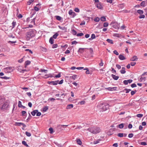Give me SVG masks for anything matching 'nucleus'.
Wrapping results in <instances>:
<instances>
[{
  "mask_svg": "<svg viewBox=\"0 0 147 147\" xmlns=\"http://www.w3.org/2000/svg\"><path fill=\"white\" fill-rule=\"evenodd\" d=\"M59 81H52L51 84L53 85H57Z\"/></svg>",
  "mask_w": 147,
  "mask_h": 147,
  "instance_id": "nucleus-16",
  "label": "nucleus"
},
{
  "mask_svg": "<svg viewBox=\"0 0 147 147\" xmlns=\"http://www.w3.org/2000/svg\"><path fill=\"white\" fill-rule=\"evenodd\" d=\"M131 90L130 89H127V88H125L123 90V91L124 92L125 91V92L126 93H128Z\"/></svg>",
  "mask_w": 147,
  "mask_h": 147,
  "instance_id": "nucleus-31",
  "label": "nucleus"
},
{
  "mask_svg": "<svg viewBox=\"0 0 147 147\" xmlns=\"http://www.w3.org/2000/svg\"><path fill=\"white\" fill-rule=\"evenodd\" d=\"M58 35L59 34L58 33H56L53 35V37L55 39H56Z\"/></svg>",
  "mask_w": 147,
  "mask_h": 147,
  "instance_id": "nucleus-37",
  "label": "nucleus"
},
{
  "mask_svg": "<svg viewBox=\"0 0 147 147\" xmlns=\"http://www.w3.org/2000/svg\"><path fill=\"white\" fill-rule=\"evenodd\" d=\"M95 38V34H92L91 35V38H92L93 39Z\"/></svg>",
  "mask_w": 147,
  "mask_h": 147,
  "instance_id": "nucleus-60",
  "label": "nucleus"
},
{
  "mask_svg": "<svg viewBox=\"0 0 147 147\" xmlns=\"http://www.w3.org/2000/svg\"><path fill=\"white\" fill-rule=\"evenodd\" d=\"M138 59L136 56H134L133 57L131 58L130 60L131 61H136Z\"/></svg>",
  "mask_w": 147,
  "mask_h": 147,
  "instance_id": "nucleus-13",
  "label": "nucleus"
},
{
  "mask_svg": "<svg viewBox=\"0 0 147 147\" xmlns=\"http://www.w3.org/2000/svg\"><path fill=\"white\" fill-rule=\"evenodd\" d=\"M49 42L51 44L53 43V39L52 37H51L50 38Z\"/></svg>",
  "mask_w": 147,
  "mask_h": 147,
  "instance_id": "nucleus-35",
  "label": "nucleus"
},
{
  "mask_svg": "<svg viewBox=\"0 0 147 147\" xmlns=\"http://www.w3.org/2000/svg\"><path fill=\"white\" fill-rule=\"evenodd\" d=\"M136 92V90H135V91H132L131 92V95H134L135 93Z\"/></svg>",
  "mask_w": 147,
  "mask_h": 147,
  "instance_id": "nucleus-48",
  "label": "nucleus"
},
{
  "mask_svg": "<svg viewBox=\"0 0 147 147\" xmlns=\"http://www.w3.org/2000/svg\"><path fill=\"white\" fill-rule=\"evenodd\" d=\"M123 134L121 133H119L117 134V136L119 137H123Z\"/></svg>",
  "mask_w": 147,
  "mask_h": 147,
  "instance_id": "nucleus-45",
  "label": "nucleus"
},
{
  "mask_svg": "<svg viewBox=\"0 0 147 147\" xmlns=\"http://www.w3.org/2000/svg\"><path fill=\"white\" fill-rule=\"evenodd\" d=\"M69 14L70 15L72 16L73 14H75V13L72 11L71 10H70L69 11Z\"/></svg>",
  "mask_w": 147,
  "mask_h": 147,
  "instance_id": "nucleus-25",
  "label": "nucleus"
},
{
  "mask_svg": "<svg viewBox=\"0 0 147 147\" xmlns=\"http://www.w3.org/2000/svg\"><path fill=\"white\" fill-rule=\"evenodd\" d=\"M125 124L121 123L118 125L120 129H122L124 127V125Z\"/></svg>",
  "mask_w": 147,
  "mask_h": 147,
  "instance_id": "nucleus-22",
  "label": "nucleus"
},
{
  "mask_svg": "<svg viewBox=\"0 0 147 147\" xmlns=\"http://www.w3.org/2000/svg\"><path fill=\"white\" fill-rule=\"evenodd\" d=\"M48 109V107H45L43 108V110L45 112Z\"/></svg>",
  "mask_w": 147,
  "mask_h": 147,
  "instance_id": "nucleus-46",
  "label": "nucleus"
},
{
  "mask_svg": "<svg viewBox=\"0 0 147 147\" xmlns=\"http://www.w3.org/2000/svg\"><path fill=\"white\" fill-rule=\"evenodd\" d=\"M100 61V63L99 64V65L100 66H102L103 65V63L102 62V60L101 59Z\"/></svg>",
  "mask_w": 147,
  "mask_h": 147,
  "instance_id": "nucleus-56",
  "label": "nucleus"
},
{
  "mask_svg": "<svg viewBox=\"0 0 147 147\" xmlns=\"http://www.w3.org/2000/svg\"><path fill=\"white\" fill-rule=\"evenodd\" d=\"M100 20V19L98 17L96 18L94 20V21L96 22H98Z\"/></svg>",
  "mask_w": 147,
  "mask_h": 147,
  "instance_id": "nucleus-43",
  "label": "nucleus"
},
{
  "mask_svg": "<svg viewBox=\"0 0 147 147\" xmlns=\"http://www.w3.org/2000/svg\"><path fill=\"white\" fill-rule=\"evenodd\" d=\"M40 49L43 51L44 52H46V49L43 47H40Z\"/></svg>",
  "mask_w": 147,
  "mask_h": 147,
  "instance_id": "nucleus-39",
  "label": "nucleus"
},
{
  "mask_svg": "<svg viewBox=\"0 0 147 147\" xmlns=\"http://www.w3.org/2000/svg\"><path fill=\"white\" fill-rule=\"evenodd\" d=\"M58 27L60 29H61L62 30H65L67 29V28L65 27H61L59 26H58Z\"/></svg>",
  "mask_w": 147,
  "mask_h": 147,
  "instance_id": "nucleus-29",
  "label": "nucleus"
},
{
  "mask_svg": "<svg viewBox=\"0 0 147 147\" xmlns=\"http://www.w3.org/2000/svg\"><path fill=\"white\" fill-rule=\"evenodd\" d=\"M112 25L113 28L115 29H119V24L118 23L115 22H112L110 24Z\"/></svg>",
  "mask_w": 147,
  "mask_h": 147,
  "instance_id": "nucleus-6",
  "label": "nucleus"
},
{
  "mask_svg": "<svg viewBox=\"0 0 147 147\" xmlns=\"http://www.w3.org/2000/svg\"><path fill=\"white\" fill-rule=\"evenodd\" d=\"M12 67H7L4 69L5 72L6 73H9L13 71Z\"/></svg>",
  "mask_w": 147,
  "mask_h": 147,
  "instance_id": "nucleus-7",
  "label": "nucleus"
},
{
  "mask_svg": "<svg viewBox=\"0 0 147 147\" xmlns=\"http://www.w3.org/2000/svg\"><path fill=\"white\" fill-rule=\"evenodd\" d=\"M108 26V23L107 22H105L104 23L103 26L104 27H107Z\"/></svg>",
  "mask_w": 147,
  "mask_h": 147,
  "instance_id": "nucleus-44",
  "label": "nucleus"
},
{
  "mask_svg": "<svg viewBox=\"0 0 147 147\" xmlns=\"http://www.w3.org/2000/svg\"><path fill=\"white\" fill-rule=\"evenodd\" d=\"M145 18V16L144 15H140L139 16V18L140 19L144 18Z\"/></svg>",
  "mask_w": 147,
  "mask_h": 147,
  "instance_id": "nucleus-64",
  "label": "nucleus"
},
{
  "mask_svg": "<svg viewBox=\"0 0 147 147\" xmlns=\"http://www.w3.org/2000/svg\"><path fill=\"white\" fill-rule=\"evenodd\" d=\"M31 62L30 61L27 60L25 62V67H26V66L30 64Z\"/></svg>",
  "mask_w": 147,
  "mask_h": 147,
  "instance_id": "nucleus-21",
  "label": "nucleus"
},
{
  "mask_svg": "<svg viewBox=\"0 0 147 147\" xmlns=\"http://www.w3.org/2000/svg\"><path fill=\"white\" fill-rule=\"evenodd\" d=\"M47 70H45V69H40V72H45V73H47Z\"/></svg>",
  "mask_w": 147,
  "mask_h": 147,
  "instance_id": "nucleus-54",
  "label": "nucleus"
},
{
  "mask_svg": "<svg viewBox=\"0 0 147 147\" xmlns=\"http://www.w3.org/2000/svg\"><path fill=\"white\" fill-rule=\"evenodd\" d=\"M101 140L99 139L97 140L94 141L93 142V143L94 144H96L98 143Z\"/></svg>",
  "mask_w": 147,
  "mask_h": 147,
  "instance_id": "nucleus-33",
  "label": "nucleus"
},
{
  "mask_svg": "<svg viewBox=\"0 0 147 147\" xmlns=\"http://www.w3.org/2000/svg\"><path fill=\"white\" fill-rule=\"evenodd\" d=\"M143 116V115L141 114H139L137 115V116L139 118H141Z\"/></svg>",
  "mask_w": 147,
  "mask_h": 147,
  "instance_id": "nucleus-42",
  "label": "nucleus"
},
{
  "mask_svg": "<svg viewBox=\"0 0 147 147\" xmlns=\"http://www.w3.org/2000/svg\"><path fill=\"white\" fill-rule=\"evenodd\" d=\"M25 133L26 136L28 137H30L31 136V134L29 132L26 131Z\"/></svg>",
  "mask_w": 147,
  "mask_h": 147,
  "instance_id": "nucleus-40",
  "label": "nucleus"
},
{
  "mask_svg": "<svg viewBox=\"0 0 147 147\" xmlns=\"http://www.w3.org/2000/svg\"><path fill=\"white\" fill-rule=\"evenodd\" d=\"M106 19L104 16L100 18V20L102 21H105Z\"/></svg>",
  "mask_w": 147,
  "mask_h": 147,
  "instance_id": "nucleus-34",
  "label": "nucleus"
},
{
  "mask_svg": "<svg viewBox=\"0 0 147 147\" xmlns=\"http://www.w3.org/2000/svg\"><path fill=\"white\" fill-rule=\"evenodd\" d=\"M19 126L23 130H24L26 127V125L24 123H19Z\"/></svg>",
  "mask_w": 147,
  "mask_h": 147,
  "instance_id": "nucleus-9",
  "label": "nucleus"
},
{
  "mask_svg": "<svg viewBox=\"0 0 147 147\" xmlns=\"http://www.w3.org/2000/svg\"><path fill=\"white\" fill-rule=\"evenodd\" d=\"M49 130L50 131V133L51 134H52L53 133V129L52 128H50L49 129Z\"/></svg>",
  "mask_w": 147,
  "mask_h": 147,
  "instance_id": "nucleus-51",
  "label": "nucleus"
},
{
  "mask_svg": "<svg viewBox=\"0 0 147 147\" xmlns=\"http://www.w3.org/2000/svg\"><path fill=\"white\" fill-rule=\"evenodd\" d=\"M34 1V0H29L27 2L28 5H30Z\"/></svg>",
  "mask_w": 147,
  "mask_h": 147,
  "instance_id": "nucleus-41",
  "label": "nucleus"
},
{
  "mask_svg": "<svg viewBox=\"0 0 147 147\" xmlns=\"http://www.w3.org/2000/svg\"><path fill=\"white\" fill-rule=\"evenodd\" d=\"M137 12L140 15H142L143 13V11L142 10H138L137 11Z\"/></svg>",
  "mask_w": 147,
  "mask_h": 147,
  "instance_id": "nucleus-24",
  "label": "nucleus"
},
{
  "mask_svg": "<svg viewBox=\"0 0 147 147\" xmlns=\"http://www.w3.org/2000/svg\"><path fill=\"white\" fill-rule=\"evenodd\" d=\"M55 17L56 19L60 21L61 20V18L60 16H56Z\"/></svg>",
  "mask_w": 147,
  "mask_h": 147,
  "instance_id": "nucleus-28",
  "label": "nucleus"
},
{
  "mask_svg": "<svg viewBox=\"0 0 147 147\" xmlns=\"http://www.w3.org/2000/svg\"><path fill=\"white\" fill-rule=\"evenodd\" d=\"M71 33L73 34L74 35H75L76 34V32L74 29L71 30Z\"/></svg>",
  "mask_w": 147,
  "mask_h": 147,
  "instance_id": "nucleus-27",
  "label": "nucleus"
},
{
  "mask_svg": "<svg viewBox=\"0 0 147 147\" xmlns=\"http://www.w3.org/2000/svg\"><path fill=\"white\" fill-rule=\"evenodd\" d=\"M34 8V10L36 11H38L39 10L38 8L36 6H35Z\"/></svg>",
  "mask_w": 147,
  "mask_h": 147,
  "instance_id": "nucleus-61",
  "label": "nucleus"
},
{
  "mask_svg": "<svg viewBox=\"0 0 147 147\" xmlns=\"http://www.w3.org/2000/svg\"><path fill=\"white\" fill-rule=\"evenodd\" d=\"M33 15H34V14H33L31 15V17H29V18H27V22H29V21L30 18H32V17L33 16Z\"/></svg>",
  "mask_w": 147,
  "mask_h": 147,
  "instance_id": "nucleus-52",
  "label": "nucleus"
},
{
  "mask_svg": "<svg viewBox=\"0 0 147 147\" xmlns=\"http://www.w3.org/2000/svg\"><path fill=\"white\" fill-rule=\"evenodd\" d=\"M22 116H26V112L25 111H22Z\"/></svg>",
  "mask_w": 147,
  "mask_h": 147,
  "instance_id": "nucleus-30",
  "label": "nucleus"
},
{
  "mask_svg": "<svg viewBox=\"0 0 147 147\" xmlns=\"http://www.w3.org/2000/svg\"><path fill=\"white\" fill-rule=\"evenodd\" d=\"M113 36L119 37H120V35L118 34H114L113 35Z\"/></svg>",
  "mask_w": 147,
  "mask_h": 147,
  "instance_id": "nucleus-36",
  "label": "nucleus"
},
{
  "mask_svg": "<svg viewBox=\"0 0 147 147\" xmlns=\"http://www.w3.org/2000/svg\"><path fill=\"white\" fill-rule=\"evenodd\" d=\"M61 77L60 73L58 74L57 75L55 76V77L56 78H60Z\"/></svg>",
  "mask_w": 147,
  "mask_h": 147,
  "instance_id": "nucleus-63",
  "label": "nucleus"
},
{
  "mask_svg": "<svg viewBox=\"0 0 147 147\" xmlns=\"http://www.w3.org/2000/svg\"><path fill=\"white\" fill-rule=\"evenodd\" d=\"M114 131L115 129L114 128L110 129L109 131L107 132V134L109 135H111L113 134L112 132Z\"/></svg>",
  "mask_w": 147,
  "mask_h": 147,
  "instance_id": "nucleus-11",
  "label": "nucleus"
},
{
  "mask_svg": "<svg viewBox=\"0 0 147 147\" xmlns=\"http://www.w3.org/2000/svg\"><path fill=\"white\" fill-rule=\"evenodd\" d=\"M86 130L93 134H96L101 131V129L99 127L95 126L88 128Z\"/></svg>",
  "mask_w": 147,
  "mask_h": 147,
  "instance_id": "nucleus-2",
  "label": "nucleus"
},
{
  "mask_svg": "<svg viewBox=\"0 0 147 147\" xmlns=\"http://www.w3.org/2000/svg\"><path fill=\"white\" fill-rule=\"evenodd\" d=\"M84 70H86V74H90V71L87 68H86L84 69Z\"/></svg>",
  "mask_w": 147,
  "mask_h": 147,
  "instance_id": "nucleus-50",
  "label": "nucleus"
},
{
  "mask_svg": "<svg viewBox=\"0 0 147 147\" xmlns=\"http://www.w3.org/2000/svg\"><path fill=\"white\" fill-rule=\"evenodd\" d=\"M85 48H80L79 49L78 52L81 53H82L84 52V49Z\"/></svg>",
  "mask_w": 147,
  "mask_h": 147,
  "instance_id": "nucleus-20",
  "label": "nucleus"
},
{
  "mask_svg": "<svg viewBox=\"0 0 147 147\" xmlns=\"http://www.w3.org/2000/svg\"><path fill=\"white\" fill-rule=\"evenodd\" d=\"M105 89H107L109 91L115 90H116V87H109L107 88H105Z\"/></svg>",
  "mask_w": 147,
  "mask_h": 147,
  "instance_id": "nucleus-10",
  "label": "nucleus"
},
{
  "mask_svg": "<svg viewBox=\"0 0 147 147\" xmlns=\"http://www.w3.org/2000/svg\"><path fill=\"white\" fill-rule=\"evenodd\" d=\"M34 36L35 34L32 30L30 31L27 33V37L28 38H31Z\"/></svg>",
  "mask_w": 147,
  "mask_h": 147,
  "instance_id": "nucleus-5",
  "label": "nucleus"
},
{
  "mask_svg": "<svg viewBox=\"0 0 147 147\" xmlns=\"http://www.w3.org/2000/svg\"><path fill=\"white\" fill-rule=\"evenodd\" d=\"M120 72L122 74H124L126 72L125 71V68L124 67H123L120 71Z\"/></svg>",
  "mask_w": 147,
  "mask_h": 147,
  "instance_id": "nucleus-18",
  "label": "nucleus"
},
{
  "mask_svg": "<svg viewBox=\"0 0 147 147\" xmlns=\"http://www.w3.org/2000/svg\"><path fill=\"white\" fill-rule=\"evenodd\" d=\"M111 76L113 79L115 80H117L119 78V77L118 76H116L113 74H112Z\"/></svg>",
  "mask_w": 147,
  "mask_h": 147,
  "instance_id": "nucleus-15",
  "label": "nucleus"
},
{
  "mask_svg": "<svg viewBox=\"0 0 147 147\" xmlns=\"http://www.w3.org/2000/svg\"><path fill=\"white\" fill-rule=\"evenodd\" d=\"M96 6L97 8L100 9H102V6L100 3H98L96 4Z\"/></svg>",
  "mask_w": 147,
  "mask_h": 147,
  "instance_id": "nucleus-12",
  "label": "nucleus"
},
{
  "mask_svg": "<svg viewBox=\"0 0 147 147\" xmlns=\"http://www.w3.org/2000/svg\"><path fill=\"white\" fill-rule=\"evenodd\" d=\"M113 53L114 54H115L117 55H119V53L116 50H114L113 51Z\"/></svg>",
  "mask_w": 147,
  "mask_h": 147,
  "instance_id": "nucleus-57",
  "label": "nucleus"
},
{
  "mask_svg": "<svg viewBox=\"0 0 147 147\" xmlns=\"http://www.w3.org/2000/svg\"><path fill=\"white\" fill-rule=\"evenodd\" d=\"M25 51H28L29 53H30L31 54H32L33 53L32 51L29 49H26L25 50Z\"/></svg>",
  "mask_w": 147,
  "mask_h": 147,
  "instance_id": "nucleus-58",
  "label": "nucleus"
},
{
  "mask_svg": "<svg viewBox=\"0 0 147 147\" xmlns=\"http://www.w3.org/2000/svg\"><path fill=\"white\" fill-rule=\"evenodd\" d=\"M9 101L7 100L6 102L4 103L2 105L1 108L2 110H4L6 109L8 107L9 105Z\"/></svg>",
  "mask_w": 147,
  "mask_h": 147,
  "instance_id": "nucleus-3",
  "label": "nucleus"
},
{
  "mask_svg": "<svg viewBox=\"0 0 147 147\" xmlns=\"http://www.w3.org/2000/svg\"><path fill=\"white\" fill-rule=\"evenodd\" d=\"M48 76L47 77H45V78H48L49 77H51V78L53 77V76L51 74L46 75L45 76Z\"/></svg>",
  "mask_w": 147,
  "mask_h": 147,
  "instance_id": "nucleus-38",
  "label": "nucleus"
},
{
  "mask_svg": "<svg viewBox=\"0 0 147 147\" xmlns=\"http://www.w3.org/2000/svg\"><path fill=\"white\" fill-rule=\"evenodd\" d=\"M38 110H34L33 111L31 112V114L33 116H34L36 114V113L38 112Z\"/></svg>",
  "mask_w": 147,
  "mask_h": 147,
  "instance_id": "nucleus-17",
  "label": "nucleus"
},
{
  "mask_svg": "<svg viewBox=\"0 0 147 147\" xmlns=\"http://www.w3.org/2000/svg\"><path fill=\"white\" fill-rule=\"evenodd\" d=\"M58 45L57 44H54L53 45H52V48H57V47Z\"/></svg>",
  "mask_w": 147,
  "mask_h": 147,
  "instance_id": "nucleus-47",
  "label": "nucleus"
},
{
  "mask_svg": "<svg viewBox=\"0 0 147 147\" xmlns=\"http://www.w3.org/2000/svg\"><path fill=\"white\" fill-rule=\"evenodd\" d=\"M119 58L121 60H124L125 59V57L122 55H120L119 56Z\"/></svg>",
  "mask_w": 147,
  "mask_h": 147,
  "instance_id": "nucleus-14",
  "label": "nucleus"
},
{
  "mask_svg": "<svg viewBox=\"0 0 147 147\" xmlns=\"http://www.w3.org/2000/svg\"><path fill=\"white\" fill-rule=\"evenodd\" d=\"M146 74H147V72H145L142 74L141 78L139 79L140 82L144 81H145L146 77H143V76Z\"/></svg>",
  "mask_w": 147,
  "mask_h": 147,
  "instance_id": "nucleus-8",
  "label": "nucleus"
},
{
  "mask_svg": "<svg viewBox=\"0 0 147 147\" xmlns=\"http://www.w3.org/2000/svg\"><path fill=\"white\" fill-rule=\"evenodd\" d=\"M73 107V105L72 104L68 105L66 107V109H70L72 108Z\"/></svg>",
  "mask_w": 147,
  "mask_h": 147,
  "instance_id": "nucleus-19",
  "label": "nucleus"
},
{
  "mask_svg": "<svg viewBox=\"0 0 147 147\" xmlns=\"http://www.w3.org/2000/svg\"><path fill=\"white\" fill-rule=\"evenodd\" d=\"M69 125H57V128L58 130L60 131L63 130L66 127L68 126Z\"/></svg>",
  "mask_w": 147,
  "mask_h": 147,
  "instance_id": "nucleus-4",
  "label": "nucleus"
},
{
  "mask_svg": "<svg viewBox=\"0 0 147 147\" xmlns=\"http://www.w3.org/2000/svg\"><path fill=\"white\" fill-rule=\"evenodd\" d=\"M134 136V134L132 133L129 134L128 135V137L129 138H132Z\"/></svg>",
  "mask_w": 147,
  "mask_h": 147,
  "instance_id": "nucleus-49",
  "label": "nucleus"
},
{
  "mask_svg": "<svg viewBox=\"0 0 147 147\" xmlns=\"http://www.w3.org/2000/svg\"><path fill=\"white\" fill-rule=\"evenodd\" d=\"M107 41L109 42V43L111 44H113V40H111L108 39L107 40Z\"/></svg>",
  "mask_w": 147,
  "mask_h": 147,
  "instance_id": "nucleus-26",
  "label": "nucleus"
},
{
  "mask_svg": "<svg viewBox=\"0 0 147 147\" xmlns=\"http://www.w3.org/2000/svg\"><path fill=\"white\" fill-rule=\"evenodd\" d=\"M145 5V2L144 1H142L140 3L141 6H144Z\"/></svg>",
  "mask_w": 147,
  "mask_h": 147,
  "instance_id": "nucleus-59",
  "label": "nucleus"
},
{
  "mask_svg": "<svg viewBox=\"0 0 147 147\" xmlns=\"http://www.w3.org/2000/svg\"><path fill=\"white\" fill-rule=\"evenodd\" d=\"M74 11L75 12H79L80 11L79 9L77 8H75L74 9Z\"/></svg>",
  "mask_w": 147,
  "mask_h": 147,
  "instance_id": "nucleus-53",
  "label": "nucleus"
},
{
  "mask_svg": "<svg viewBox=\"0 0 147 147\" xmlns=\"http://www.w3.org/2000/svg\"><path fill=\"white\" fill-rule=\"evenodd\" d=\"M83 35H84L83 33H78V34H77V36H83Z\"/></svg>",
  "mask_w": 147,
  "mask_h": 147,
  "instance_id": "nucleus-55",
  "label": "nucleus"
},
{
  "mask_svg": "<svg viewBox=\"0 0 147 147\" xmlns=\"http://www.w3.org/2000/svg\"><path fill=\"white\" fill-rule=\"evenodd\" d=\"M76 142L79 145H81L82 144V142L80 139H77Z\"/></svg>",
  "mask_w": 147,
  "mask_h": 147,
  "instance_id": "nucleus-23",
  "label": "nucleus"
},
{
  "mask_svg": "<svg viewBox=\"0 0 147 147\" xmlns=\"http://www.w3.org/2000/svg\"><path fill=\"white\" fill-rule=\"evenodd\" d=\"M109 105L106 103H99L97 106V108L100 111H103L107 110L109 107Z\"/></svg>",
  "mask_w": 147,
  "mask_h": 147,
  "instance_id": "nucleus-1",
  "label": "nucleus"
},
{
  "mask_svg": "<svg viewBox=\"0 0 147 147\" xmlns=\"http://www.w3.org/2000/svg\"><path fill=\"white\" fill-rule=\"evenodd\" d=\"M22 144L24 146H27V147H28V145L27 144L26 142L24 141H22Z\"/></svg>",
  "mask_w": 147,
  "mask_h": 147,
  "instance_id": "nucleus-32",
  "label": "nucleus"
},
{
  "mask_svg": "<svg viewBox=\"0 0 147 147\" xmlns=\"http://www.w3.org/2000/svg\"><path fill=\"white\" fill-rule=\"evenodd\" d=\"M131 86L132 88H134L136 87L137 86L136 84H131Z\"/></svg>",
  "mask_w": 147,
  "mask_h": 147,
  "instance_id": "nucleus-62",
  "label": "nucleus"
}]
</instances>
